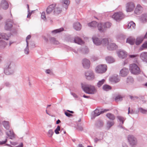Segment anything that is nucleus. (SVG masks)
Listing matches in <instances>:
<instances>
[{
	"label": "nucleus",
	"instance_id": "obj_1",
	"mask_svg": "<svg viewBox=\"0 0 147 147\" xmlns=\"http://www.w3.org/2000/svg\"><path fill=\"white\" fill-rule=\"evenodd\" d=\"M81 86L83 90L86 93L92 94L96 92V90L94 86L83 84H81Z\"/></svg>",
	"mask_w": 147,
	"mask_h": 147
},
{
	"label": "nucleus",
	"instance_id": "obj_2",
	"mask_svg": "<svg viewBox=\"0 0 147 147\" xmlns=\"http://www.w3.org/2000/svg\"><path fill=\"white\" fill-rule=\"evenodd\" d=\"M111 25V24L109 22L105 23H100L98 26V29L100 32H104L107 28H109Z\"/></svg>",
	"mask_w": 147,
	"mask_h": 147
},
{
	"label": "nucleus",
	"instance_id": "obj_3",
	"mask_svg": "<svg viewBox=\"0 0 147 147\" xmlns=\"http://www.w3.org/2000/svg\"><path fill=\"white\" fill-rule=\"evenodd\" d=\"M129 69L131 72L134 75L139 74L140 72V68L135 63L130 65Z\"/></svg>",
	"mask_w": 147,
	"mask_h": 147
},
{
	"label": "nucleus",
	"instance_id": "obj_4",
	"mask_svg": "<svg viewBox=\"0 0 147 147\" xmlns=\"http://www.w3.org/2000/svg\"><path fill=\"white\" fill-rule=\"evenodd\" d=\"M107 69V67L105 65H100L97 66L95 68L96 73L102 74L105 73Z\"/></svg>",
	"mask_w": 147,
	"mask_h": 147
},
{
	"label": "nucleus",
	"instance_id": "obj_5",
	"mask_svg": "<svg viewBox=\"0 0 147 147\" xmlns=\"http://www.w3.org/2000/svg\"><path fill=\"white\" fill-rule=\"evenodd\" d=\"M128 140L131 146H134L137 143V138L133 135H129L127 137Z\"/></svg>",
	"mask_w": 147,
	"mask_h": 147
},
{
	"label": "nucleus",
	"instance_id": "obj_6",
	"mask_svg": "<svg viewBox=\"0 0 147 147\" xmlns=\"http://www.w3.org/2000/svg\"><path fill=\"white\" fill-rule=\"evenodd\" d=\"M124 17V15L121 12H117L115 13L112 16L114 19L117 21H120Z\"/></svg>",
	"mask_w": 147,
	"mask_h": 147
},
{
	"label": "nucleus",
	"instance_id": "obj_7",
	"mask_svg": "<svg viewBox=\"0 0 147 147\" xmlns=\"http://www.w3.org/2000/svg\"><path fill=\"white\" fill-rule=\"evenodd\" d=\"M135 5L132 2L127 3L126 5V10L127 12H131L134 11Z\"/></svg>",
	"mask_w": 147,
	"mask_h": 147
},
{
	"label": "nucleus",
	"instance_id": "obj_8",
	"mask_svg": "<svg viewBox=\"0 0 147 147\" xmlns=\"http://www.w3.org/2000/svg\"><path fill=\"white\" fill-rule=\"evenodd\" d=\"M86 79L88 80H92L95 78L94 73L91 71H88L85 73Z\"/></svg>",
	"mask_w": 147,
	"mask_h": 147
},
{
	"label": "nucleus",
	"instance_id": "obj_9",
	"mask_svg": "<svg viewBox=\"0 0 147 147\" xmlns=\"http://www.w3.org/2000/svg\"><path fill=\"white\" fill-rule=\"evenodd\" d=\"M11 63L8 62L6 64L5 67L4 68V73L7 75H9L11 74Z\"/></svg>",
	"mask_w": 147,
	"mask_h": 147
},
{
	"label": "nucleus",
	"instance_id": "obj_10",
	"mask_svg": "<svg viewBox=\"0 0 147 147\" xmlns=\"http://www.w3.org/2000/svg\"><path fill=\"white\" fill-rule=\"evenodd\" d=\"M82 64L84 67L85 69H88L90 66V61L86 59H84L82 61Z\"/></svg>",
	"mask_w": 147,
	"mask_h": 147
},
{
	"label": "nucleus",
	"instance_id": "obj_11",
	"mask_svg": "<svg viewBox=\"0 0 147 147\" xmlns=\"http://www.w3.org/2000/svg\"><path fill=\"white\" fill-rule=\"evenodd\" d=\"M11 36V34L10 33L6 34L4 33H0V39H2L7 40Z\"/></svg>",
	"mask_w": 147,
	"mask_h": 147
},
{
	"label": "nucleus",
	"instance_id": "obj_12",
	"mask_svg": "<svg viewBox=\"0 0 147 147\" xmlns=\"http://www.w3.org/2000/svg\"><path fill=\"white\" fill-rule=\"evenodd\" d=\"M147 38V32L144 37L142 36H140L137 38L136 41V44L137 45L140 44L143 41L144 38Z\"/></svg>",
	"mask_w": 147,
	"mask_h": 147
},
{
	"label": "nucleus",
	"instance_id": "obj_13",
	"mask_svg": "<svg viewBox=\"0 0 147 147\" xmlns=\"http://www.w3.org/2000/svg\"><path fill=\"white\" fill-rule=\"evenodd\" d=\"M117 54L119 57L123 59L126 58L127 56V53L123 50H121L118 51Z\"/></svg>",
	"mask_w": 147,
	"mask_h": 147
},
{
	"label": "nucleus",
	"instance_id": "obj_14",
	"mask_svg": "<svg viewBox=\"0 0 147 147\" xmlns=\"http://www.w3.org/2000/svg\"><path fill=\"white\" fill-rule=\"evenodd\" d=\"M128 69L126 68H123L121 69L120 72L121 76L123 77L126 76L129 73Z\"/></svg>",
	"mask_w": 147,
	"mask_h": 147
},
{
	"label": "nucleus",
	"instance_id": "obj_15",
	"mask_svg": "<svg viewBox=\"0 0 147 147\" xmlns=\"http://www.w3.org/2000/svg\"><path fill=\"white\" fill-rule=\"evenodd\" d=\"M92 40L94 43L96 45H99L101 44V39L95 36L92 37Z\"/></svg>",
	"mask_w": 147,
	"mask_h": 147
},
{
	"label": "nucleus",
	"instance_id": "obj_16",
	"mask_svg": "<svg viewBox=\"0 0 147 147\" xmlns=\"http://www.w3.org/2000/svg\"><path fill=\"white\" fill-rule=\"evenodd\" d=\"M0 6L3 9H6L9 7V4L8 2L5 0H2Z\"/></svg>",
	"mask_w": 147,
	"mask_h": 147
},
{
	"label": "nucleus",
	"instance_id": "obj_17",
	"mask_svg": "<svg viewBox=\"0 0 147 147\" xmlns=\"http://www.w3.org/2000/svg\"><path fill=\"white\" fill-rule=\"evenodd\" d=\"M56 6V4H53L50 5L47 9V14H49L52 12Z\"/></svg>",
	"mask_w": 147,
	"mask_h": 147
},
{
	"label": "nucleus",
	"instance_id": "obj_18",
	"mask_svg": "<svg viewBox=\"0 0 147 147\" xmlns=\"http://www.w3.org/2000/svg\"><path fill=\"white\" fill-rule=\"evenodd\" d=\"M117 47V46L114 43H109L107 46V48L109 50H115Z\"/></svg>",
	"mask_w": 147,
	"mask_h": 147
},
{
	"label": "nucleus",
	"instance_id": "obj_19",
	"mask_svg": "<svg viewBox=\"0 0 147 147\" xmlns=\"http://www.w3.org/2000/svg\"><path fill=\"white\" fill-rule=\"evenodd\" d=\"M140 58L144 62L147 63V52H143L140 55Z\"/></svg>",
	"mask_w": 147,
	"mask_h": 147
},
{
	"label": "nucleus",
	"instance_id": "obj_20",
	"mask_svg": "<svg viewBox=\"0 0 147 147\" xmlns=\"http://www.w3.org/2000/svg\"><path fill=\"white\" fill-rule=\"evenodd\" d=\"M74 28L76 30H80L82 28V26L78 22L74 23L73 24Z\"/></svg>",
	"mask_w": 147,
	"mask_h": 147
},
{
	"label": "nucleus",
	"instance_id": "obj_21",
	"mask_svg": "<svg viewBox=\"0 0 147 147\" xmlns=\"http://www.w3.org/2000/svg\"><path fill=\"white\" fill-rule=\"evenodd\" d=\"M109 110V109H104L103 110L100 111L98 109H96L94 111V115L95 116H97L100 114L105 112Z\"/></svg>",
	"mask_w": 147,
	"mask_h": 147
},
{
	"label": "nucleus",
	"instance_id": "obj_22",
	"mask_svg": "<svg viewBox=\"0 0 147 147\" xmlns=\"http://www.w3.org/2000/svg\"><path fill=\"white\" fill-rule=\"evenodd\" d=\"M6 134L11 139H13L15 138V134L13 131L11 130H9L6 131Z\"/></svg>",
	"mask_w": 147,
	"mask_h": 147
},
{
	"label": "nucleus",
	"instance_id": "obj_23",
	"mask_svg": "<svg viewBox=\"0 0 147 147\" xmlns=\"http://www.w3.org/2000/svg\"><path fill=\"white\" fill-rule=\"evenodd\" d=\"M104 125L103 121L100 120H98L95 123V125L98 128H101L103 127Z\"/></svg>",
	"mask_w": 147,
	"mask_h": 147
},
{
	"label": "nucleus",
	"instance_id": "obj_24",
	"mask_svg": "<svg viewBox=\"0 0 147 147\" xmlns=\"http://www.w3.org/2000/svg\"><path fill=\"white\" fill-rule=\"evenodd\" d=\"M135 42V40L134 38L130 37L127 39L126 42L131 45H133Z\"/></svg>",
	"mask_w": 147,
	"mask_h": 147
},
{
	"label": "nucleus",
	"instance_id": "obj_25",
	"mask_svg": "<svg viewBox=\"0 0 147 147\" xmlns=\"http://www.w3.org/2000/svg\"><path fill=\"white\" fill-rule=\"evenodd\" d=\"M99 23H98L96 21H93L92 22H91L89 23L88 24V26L92 28L96 27H98V26Z\"/></svg>",
	"mask_w": 147,
	"mask_h": 147
},
{
	"label": "nucleus",
	"instance_id": "obj_26",
	"mask_svg": "<svg viewBox=\"0 0 147 147\" xmlns=\"http://www.w3.org/2000/svg\"><path fill=\"white\" fill-rule=\"evenodd\" d=\"M142 9V7L140 5H137L136 7L134 12L136 14H139L141 12Z\"/></svg>",
	"mask_w": 147,
	"mask_h": 147
},
{
	"label": "nucleus",
	"instance_id": "obj_27",
	"mask_svg": "<svg viewBox=\"0 0 147 147\" xmlns=\"http://www.w3.org/2000/svg\"><path fill=\"white\" fill-rule=\"evenodd\" d=\"M114 124V122L113 121H107V123L106 129L109 130Z\"/></svg>",
	"mask_w": 147,
	"mask_h": 147
},
{
	"label": "nucleus",
	"instance_id": "obj_28",
	"mask_svg": "<svg viewBox=\"0 0 147 147\" xmlns=\"http://www.w3.org/2000/svg\"><path fill=\"white\" fill-rule=\"evenodd\" d=\"M2 123L5 129H9L10 126L9 121H2Z\"/></svg>",
	"mask_w": 147,
	"mask_h": 147
},
{
	"label": "nucleus",
	"instance_id": "obj_29",
	"mask_svg": "<svg viewBox=\"0 0 147 147\" xmlns=\"http://www.w3.org/2000/svg\"><path fill=\"white\" fill-rule=\"evenodd\" d=\"M12 26V24L6 22L5 28L6 30L10 31L11 30Z\"/></svg>",
	"mask_w": 147,
	"mask_h": 147
},
{
	"label": "nucleus",
	"instance_id": "obj_30",
	"mask_svg": "<svg viewBox=\"0 0 147 147\" xmlns=\"http://www.w3.org/2000/svg\"><path fill=\"white\" fill-rule=\"evenodd\" d=\"M74 42L79 44H80L82 42V39L78 36L75 37L74 39Z\"/></svg>",
	"mask_w": 147,
	"mask_h": 147
},
{
	"label": "nucleus",
	"instance_id": "obj_31",
	"mask_svg": "<svg viewBox=\"0 0 147 147\" xmlns=\"http://www.w3.org/2000/svg\"><path fill=\"white\" fill-rule=\"evenodd\" d=\"M106 116L110 120L113 121L115 119V116L111 113H108L106 115Z\"/></svg>",
	"mask_w": 147,
	"mask_h": 147
},
{
	"label": "nucleus",
	"instance_id": "obj_32",
	"mask_svg": "<svg viewBox=\"0 0 147 147\" xmlns=\"http://www.w3.org/2000/svg\"><path fill=\"white\" fill-rule=\"evenodd\" d=\"M60 1L61 3L65 5V9H67L68 6L69 4V0H60Z\"/></svg>",
	"mask_w": 147,
	"mask_h": 147
},
{
	"label": "nucleus",
	"instance_id": "obj_33",
	"mask_svg": "<svg viewBox=\"0 0 147 147\" xmlns=\"http://www.w3.org/2000/svg\"><path fill=\"white\" fill-rule=\"evenodd\" d=\"M107 62L108 63H112L114 62V59L111 57H108L106 58Z\"/></svg>",
	"mask_w": 147,
	"mask_h": 147
},
{
	"label": "nucleus",
	"instance_id": "obj_34",
	"mask_svg": "<svg viewBox=\"0 0 147 147\" xmlns=\"http://www.w3.org/2000/svg\"><path fill=\"white\" fill-rule=\"evenodd\" d=\"M136 24L133 22H129L128 24L127 28H128L134 29L135 28Z\"/></svg>",
	"mask_w": 147,
	"mask_h": 147
},
{
	"label": "nucleus",
	"instance_id": "obj_35",
	"mask_svg": "<svg viewBox=\"0 0 147 147\" xmlns=\"http://www.w3.org/2000/svg\"><path fill=\"white\" fill-rule=\"evenodd\" d=\"M117 118L120 122H121L122 124H123L124 121L126 119L125 118L119 115L117 116Z\"/></svg>",
	"mask_w": 147,
	"mask_h": 147
},
{
	"label": "nucleus",
	"instance_id": "obj_36",
	"mask_svg": "<svg viewBox=\"0 0 147 147\" xmlns=\"http://www.w3.org/2000/svg\"><path fill=\"white\" fill-rule=\"evenodd\" d=\"M49 40L51 43L55 44L58 45L59 44V42L54 37H51L50 38Z\"/></svg>",
	"mask_w": 147,
	"mask_h": 147
},
{
	"label": "nucleus",
	"instance_id": "obj_37",
	"mask_svg": "<svg viewBox=\"0 0 147 147\" xmlns=\"http://www.w3.org/2000/svg\"><path fill=\"white\" fill-rule=\"evenodd\" d=\"M102 89L105 91H108L111 89V87L109 85L105 84L103 86Z\"/></svg>",
	"mask_w": 147,
	"mask_h": 147
},
{
	"label": "nucleus",
	"instance_id": "obj_38",
	"mask_svg": "<svg viewBox=\"0 0 147 147\" xmlns=\"http://www.w3.org/2000/svg\"><path fill=\"white\" fill-rule=\"evenodd\" d=\"M61 10L59 7H56L54 9V13L55 14H58L61 13Z\"/></svg>",
	"mask_w": 147,
	"mask_h": 147
},
{
	"label": "nucleus",
	"instance_id": "obj_39",
	"mask_svg": "<svg viewBox=\"0 0 147 147\" xmlns=\"http://www.w3.org/2000/svg\"><path fill=\"white\" fill-rule=\"evenodd\" d=\"M63 28H60L55 30H53L51 32L53 34H56L60 32L63 30Z\"/></svg>",
	"mask_w": 147,
	"mask_h": 147
},
{
	"label": "nucleus",
	"instance_id": "obj_40",
	"mask_svg": "<svg viewBox=\"0 0 147 147\" xmlns=\"http://www.w3.org/2000/svg\"><path fill=\"white\" fill-rule=\"evenodd\" d=\"M105 80L104 79H103L99 81L97 83V86L98 88H100L105 83Z\"/></svg>",
	"mask_w": 147,
	"mask_h": 147
},
{
	"label": "nucleus",
	"instance_id": "obj_41",
	"mask_svg": "<svg viewBox=\"0 0 147 147\" xmlns=\"http://www.w3.org/2000/svg\"><path fill=\"white\" fill-rule=\"evenodd\" d=\"M101 41L102 42L101 44H102L103 45H108L109 43L108 40L107 38L103 39V40H101Z\"/></svg>",
	"mask_w": 147,
	"mask_h": 147
},
{
	"label": "nucleus",
	"instance_id": "obj_42",
	"mask_svg": "<svg viewBox=\"0 0 147 147\" xmlns=\"http://www.w3.org/2000/svg\"><path fill=\"white\" fill-rule=\"evenodd\" d=\"M138 110L139 112L143 114H146L147 113V110L144 109L142 107L139 108Z\"/></svg>",
	"mask_w": 147,
	"mask_h": 147
},
{
	"label": "nucleus",
	"instance_id": "obj_43",
	"mask_svg": "<svg viewBox=\"0 0 147 147\" xmlns=\"http://www.w3.org/2000/svg\"><path fill=\"white\" fill-rule=\"evenodd\" d=\"M134 81L133 78L131 76H128L126 80V82L127 83H132Z\"/></svg>",
	"mask_w": 147,
	"mask_h": 147
},
{
	"label": "nucleus",
	"instance_id": "obj_44",
	"mask_svg": "<svg viewBox=\"0 0 147 147\" xmlns=\"http://www.w3.org/2000/svg\"><path fill=\"white\" fill-rule=\"evenodd\" d=\"M141 18L143 21H146L147 20V14H142L141 16Z\"/></svg>",
	"mask_w": 147,
	"mask_h": 147
},
{
	"label": "nucleus",
	"instance_id": "obj_45",
	"mask_svg": "<svg viewBox=\"0 0 147 147\" xmlns=\"http://www.w3.org/2000/svg\"><path fill=\"white\" fill-rule=\"evenodd\" d=\"M54 134V132L52 129H51L49 130L47 133V135L49 137L51 138Z\"/></svg>",
	"mask_w": 147,
	"mask_h": 147
},
{
	"label": "nucleus",
	"instance_id": "obj_46",
	"mask_svg": "<svg viewBox=\"0 0 147 147\" xmlns=\"http://www.w3.org/2000/svg\"><path fill=\"white\" fill-rule=\"evenodd\" d=\"M24 53L26 54H28L29 53L28 43H27V44H26V46L24 50Z\"/></svg>",
	"mask_w": 147,
	"mask_h": 147
},
{
	"label": "nucleus",
	"instance_id": "obj_47",
	"mask_svg": "<svg viewBox=\"0 0 147 147\" xmlns=\"http://www.w3.org/2000/svg\"><path fill=\"white\" fill-rule=\"evenodd\" d=\"M122 100V97L120 95H119L116 97L115 100L116 102L121 101Z\"/></svg>",
	"mask_w": 147,
	"mask_h": 147
},
{
	"label": "nucleus",
	"instance_id": "obj_48",
	"mask_svg": "<svg viewBox=\"0 0 147 147\" xmlns=\"http://www.w3.org/2000/svg\"><path fill=\"white\" fill-rule=\"evenodd\" d=\"M61 129H60V127L58 125L57 126V128L55 130V132L56 134H59V131H61Z\"/></svg>",
	"mask_w": 147,
	"mask_h": 147
},
{
	"label": "nucleus",
	"instance_id": "obj_49",
	"mask_svg": "<svg viewBox=\"0 0 147 147\" xmlns=\"http://www.w3.org/2000/svg\"><path fill=\"white\" fill-rule=\"evenodd\" d=\"M41 18L43 20H46V15H45V12L44 11L41 14Z\"/></svg>",
	"mask_w": 147,
	"mask_h": 147
},
{
	"label": "nucleus",
	"instance_id": "obj_50",
	"mask_svg": "<svg viewBox=\"0 0 147 147\" xmlns=\"http://www.w3.org/2000/svg\"><path fill=\"white\" fill-rule=\"evenodd\" d=\"M65 114L67 116L69 117L72 116V115L71 114H70L69 113L66 111L65 112Z\"/></svg>",
	"mask_w": 147,
	"mask_h": 147
},
{
	"label": "nucleus",
	"instance_id": "obj_51",
	"mask_svg": "<svg viewBox=\"0 0 147 147\" xmlns=\"http://www.w3.org/2000/svg\"><path fill=\"white\" fill-rule=\"evenodd\" d=\"M70 94L71 95H72L73 96L74 98H78V96L75 93L71 92H70Z\"/></svg>",
	"mask_w": 147,
	"mask_h": 147
},
{
	"label": "nucleus",
	"instance_id": "obj_52",
	"mask_svg": "<svg viewBox=\"0 0 147 147\" xmlns=\"http://www.w3.org/2000/svg\"><path fill=\"white\" fill-rule=\"evenodd\" d=\"M101 140V139L100 138L98 139L97 138H95L94 139V142L95 143H97L98 141L100 140Z\"/></svg>",
	"mask_w": 147,
	"mask_h": 147
},
{
	"label": "nucleus",
	"instance_id": "obj_53",
	"mask_svg": "<svg viewBox=\"0 0 147 147\" xmlns=\"http://www.w3.org/2000/svg\"><path fill=\"white\" fill-rule=\"evenodd\" d=\"M31 37V36L30 35H29L27 36L26 38V44L27 43H28V40L30 39Z\"/></svg>",
	"mask_w": 147,
	"mask_h": 147
},
{
	"label": "nucleus",
	"instance_id": "obj_54",
	"mask_svg": "<svg viewBox=\"0 0 147 147\" xmlns=\"http://www.w3.org/2000/svg\"><path fill=\"white\" fill-rule=\"evenodd\" d=\"M142 47L144 48H147V41L144 43L142 45Z\"/></svg>",
	"mask_w": 147,
	"mask_h": 147
},
{
	"label": "nucleus",
	"instance_id": "obj_55",
	"mask_svg": "<svg viewBox=\"0 0 147 147\" xmlns=\"http://www.w3.org/2000/svg\"><path fill=\"white\" fill-rule=\"evenodd\" d=\"M7 142V139L6 138L4 141L0 142V145H2L5 144Z\"/></svg>",
	"mask_w": 147,
	"mask_h": 147
},
{
	"label": "nucleus",
	"instance_id": "obj_56",
	"mask_svg": "<svg viewBox=\"0 0 147 147\" xmlns=\"http://www.w3.org/2000/svg\"><path fill=\"white\" fill-rule=\"evenodd\" d=\"M78 129L79 130L82 131L83 130V128L82 126H78Z\"/></svg>",
	"mask_w": 147,
	"mask_h": 147
},
{
	"label": "nucleus",
	"instance_id": "obj_57",
	"mask_svg": "<svg viewBox=\"0 0 147 147\" xmlns=\"http://www.w3.org/2000/svg\"><path fill=\"white\" fill-rule=\"evenodd\" d=\"M114 81L115 83H117L119 81V79L117 78H114Z\"/></svg>",
	"mask_w": 147,
	"mask_h": 147
},
{
	"label": "nucleus",
	"instance_id": "obj_58",
	"mask_svg": "<svg viewBox=\"0 0 147 147\" xmlns=\"http://www.w3.org/2000/svg\"><path fill=\"white\" fill-rule=\"evenodd\" d=\"M129 97L132 100H135V98L137 99L138 98V97L137 96L134 97L131 95H129Z\"/></svg>",
	"mask_w": 147,
	"mask_h": 147
},
{
	"label": "nucleus",
	"instance_id": "obj_59",
	"mask_svg": "<svg viewBox=\"0 0 147 147\" xmlns=\"http://www.w3.org/2000/svg\"><path fill=\"white\" fill-rule=\"evenodd\" d=\"M138 56L137 55H129V57L130 58H133L136 57Z\"/></svg>",
	"mask_w": 147,
	"mask_h": 147
},
{
	"label": "nucleus",
	"instance_id": "obj_60",
	"mask_svg": "<svg viewBox=\"0 0 147 147\" xmlns=\"http://www.w3.org/2000/svg\"><path fill=\"white\" fill-rule=\"evenodd\" d=\"M60 132L62 134H65L66 133L65 131H64L63 129H61Z\"/></svg>",
	"mask_w": 147,
	"mask_h": 147
},
{
	"label": "nucleus",
	"instance_id": "obj_61",
	"mask_svg": "<svg viewBox=\"0 0 147 147\" xmlns=\"http://www.w3.org/2000/svg\"><path fill=\"white\" fill-rule=\"evenodd\" d=\"M6 22L9 23V22H10V23H11V24H12L13 23V20H11V19H8Z\"/></svg>",
	"mask_w": 147,
	"mask_h": 147
},
{
	"label": "nucleus",
	"instance_id": "obj_62",
	"mask_svg": "<svg viewBox=\"0 0 147 147\" xmlns=\"http://www.w3.org/2000/svg\"><path fill=\"white\" fill-rule=\"evenodd\" d=\"M28 15L27 16V18H29L30 17L32 13V12H30V11H28Z\"/></svg>",
	"mask_w": 147,
	"mask_h": 147
},
{
	"label": "nucleus",
	"instance_id": "obj_63",
	"mask_svg": "<svg viewBox=\"0 0 147 147\" xmlns=\"http://www.w3.org/2000/svg\"><path fill=\"white\" fill-rule=\"evenodd\" d=\"M51 71L50 69H47L46 71V73L47 74H49L51 73Z\"/></svg>",
	"mask_w": 147,
	"mask_h": 147
},
{
	"label": "nucleus",
	"instance_id": "obj_64",
	"mask_svg": "<svg viewBox=\"0 0 147 147\" xmlns=\"http://www.w3.org/2000/svg\"><path fill=\"white\" fill-rule=\"evenodd\" d=\"M23 146V144L22 143H21V144L17 146L16 147H22Z\"/></svg>",
	"mask_w": 147,
	"mask_h": 147
}]
</instances>
